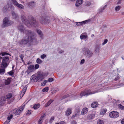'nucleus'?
<instances>
[{
    "instance_id": "f257e3e1",
    "label": "nucleus",
    "mask_w": 124,
    "mask_h": 124,
    "mask_svg": "<svg viewBox=\"0 0 124 124\" xmlns=\"http://www.w3.org/2000/svg\"><path fill=\"white\" fill-rule=\"evenodd\" d=\"M28 32L23 38L19 41V43L20 45H25L36 41L35 35L32 33Z\"/></svg>"
},
{
    "instance_id": "f03ea898",
    "label": "nucleus",
    "mask_w": 124,
    "mask_h": 124,
    "mask_svg": "<svg viewBox=\"0 0 124 124\" xmlns=\"http://www.w3.org/2000/svg\"><path fill=\"white\" fill-rule=\"evenodd\" d=\"M28 32L23 38L19 41V43L20 45H25L36 41L35 35L32 33Z\"/></svg>"
},
{
    "instance_id": "7ed1b4c3",
    "label": "nucleus",
    "mask_w": 124,
    "mask_h": 124,
    "mask_svg": "<svg viewBox=\"0 0 124 124\" xmlns=\"http://www.w3.org/2000/svg\"><path fill=\"white\" fill-rule=\"evenodd\" d=\"M28 19L30 21L27 20L26 17L23 15L21 16V19L22 22L29 27L33 26L37 27L38 23L37 22L34 18L32 16H28Z\"/></svg>"
},
{
    "instance_id": "20e7f679",
    "label": "nucleus",
    "mask_w": 124,
    "mask_h": 124,
    "mask_svg": "<svg viewBox=\"0 0 124 124\" xmlns=\"http://www.w3.org/2000/svg\"><path fill=\"white\" fill-rule=\"evenodd\" d=\"M9 57L8 56L1 57L0 56V63H1L0 67V74H4L5 72V69L8 66L9 63Z\"/></svg>"
},
{
    "instance_id": "39448f33",
    "label": "nucleus",
    "mask_w": 124,
    "mask_h": 124,
    "mask_svg": "<svg viewBox=\"0 0 124 124\" xmlns=\"http://www.w3.org/2000/svg\"><path fill=\"white\" fill-rule=\"evenodd\" d=\"M13 23L12 21L9 20L8 18L6 17L3 20L2 27H4L9 26L12 25Z\"/></svg>"
},
{
    "instance_id": "423d86ee",
    "label": "nucleus",
    "mask_w": 124,
    "mask_h": 124,
    "mask_svg": "<svg viewBox=\"0 0 124 124\" xmlns=\"http://www.w3.org/2000/svg\"><path fill=\"white\" fill-rule=\"evenodd\" d=\"M25 105L22 106L21 108H19L17 109H15L11 111V113L15 116L19 115L22 111Z\"/></svg>"
},
{
    "instance_id": "0eeeda50",
    "label": "nucleus",
    "mask_w": 124,
    "mask_h": 124,
    "mask_svg": "<svg viewBox=\"0 0 124 124\" xmlns=\"http://www.w3.org/2000/svg\"><path fill=\"white\" fill-rule=\"evenodd\" d=\"M14 7L12 5H7L4 7L2 11L4 13L8 11H11L14 10Z\"/></svg>"
},
{
    "instance_id": "6e6552de",
    "label": "nucleus",
    "mask_w": 124,
    "mask_h": 124,
    "mask_svg": "<svg viewBox=\"0 0 124 124\" xmlns=\"http://www.w3.org/2000/svg\"><path fill=\"white\" fill-rule=\"evenodd\" d=\"M40 21L42 24H48L50 22V20L47 19L46 16L41 17L40 19Z\"/></svg>"
},
{
    "instance_id": "1a4fd4ad",
    "label": "nucleus",
    "mask_w": 124,
    "mask_h": 124,
    "mask_svg": "<svg viewBox=\"0 0 124 124\" xmlns=\"http://www.w3.org/2000/svg\"><path fill=\"white\" fill-rule=\"evenodd\" d=\"M34 71V66L31 65L28 66V69L25 71V73L27 75L30 74Z\"/></svg>"
},
{
    "instance_id": "9d476101",
    "label": "nucleus",
    "mask_w": 124,
    "mask_h": 124,
    "mask_svg": "<svg viewBox=\"0 0 124 124\" xmlns=\"http://www.w3.org/2000/svg\"><path fill=\"white\" fill-rule=\"evenodd\" d=\"M109 116L111 118H117L119 116V115L117 112L113 111L110 113Z\"/></svg>"
},
{
    "instance_id": "9b49d317",
    "label": "nucleus",
    "mask_w": 124,
    "mask_h": 124,
    "mask_svg": "<svg viewBox=\"0 0 124 124\" xmlns=\"http://www.w3.org/2000/svg\"><path fill=\"white\" fill-rule=\"evenodd\" d=\"M85 55L87 57H90L92 56L93 53L89 49H86L84 52Z\"/></svg>"
},
{
    "instance_id": "f8f14e48",
    "label": "nucleus",
    "mask_w": 124,
    "mask_h": 124,
    "mask_svg": "<svg viewBox=\"0 0 124 124\" xmlns=\"http://www.w3.org/2000/svg\"><path fill=\"white\" fill-rule=\"evenodd\" d=\"M90 21V19H89L81 22H74V23H76V24L77 26H80L83 24L87 23H89Z\"/></svg>"
},
{
    "instance_id": "ddd939ff",
    "label": "nucleus",
    "mask_w": 124,
    "mask_h": 124,
    "mask_svg": "<svg viewBox=\"0 0 124 124\" xmlns=\"http://www.w3.org/2000/svg\"><path fill=\"white\" fill-rule=\"evenodd\" d=\"M95 93V92H94L92 93L91 92H89L88 91L86 92H82L80 94V95L81 97L85 95L87 96L90 94Z\"/></svg>"
},
{
    "instance_id": "4468645a",
    "label": "nucleus",
    "mask_w": 124,
    "mask_h": 124,
    "mask_svg": "<svg viewBox=\"0 0 124 124\" xmlns=\"http://www.w3.org/2000/svg\"><path fill=\"white\" fill-rule=\"evenodd\" d=\"M72 108H67L65 112V115L68 116L70 115L72 113Z\"/></svg>"
},
{
    "instance_id": "2eb2a0df",
    "label": "nucleus",
    "mask_w": 124,
    "mask_h": 124,
    "mask_svg": "<svg viewBox=\"0 0 124 124\" xmlns=\"http://www.w3.org/2000/svg\"><path fill=\"white\" fill-rule=\"evenodd\" d=\"M5 98L6 101H8L11 100L12 97V95L11 93L8 94L6 96H4Z\"/></svg>"
},
{
    "instance_id": "dca6fc26",
    "label": "nucleus",
    "mask_w": 124,
    "mask_h": 124,
    "mask_svg": "<svg viewBox=\"0 0 124 124\" xmlns=\"http://www.w3.org/2000/svg\"><path fill=\"white\" fill-rule=\"evenodd\" d=\"M17 29L19 31H29L26 30L24 27L22 25H19L17 27Z\"/></svg>"
},
{
    "instance_id": "f3484780",
    "label": "nucleus",
    "mask_w": 124,
    "mask_h": 124,
    "mask_svg": "<svg viewBox=\"0 0 124 124\" xmlns=\"http://www.w3.org/2000/svg\"><path fill=\"white\" fill-rule=\"evenodd\" d=\"M14 5L16 6L20 9H23L24 8V7L23 5L21 4L18 3L17 2H16V3Z\"/></svg>"
},
{
    "instance_id": "a211bd4d",
    "label": "nucleus",
    "mask_w": 124,
    "mask_h": 124,
    "mask_svg": "<svg viewBox=\"0 0 124 124\" xmlns=\"http://www.w3.org/2000/svg\"><path fill=\"white\" fill-rule=\"evenodd\" d=\"M6 101L5 98L4 96L1 97L0 100V106L3 105Z\"/></svg>"
},
{
    "instance_id": "6ab92c4d",
    "label": "nucleus",
    "mask_w": 124,
    "mask_h": 124,
    "mask_svg": "<svg viewBox=\"0 0 124 124\" xmlns=\"http://www.w3.org/2000/svg\"><path fill=\"white\" fill-rule=\"evenodd\" d=\"M95 116V114L94 112H92L91 114H89L87 116V118L88 119H91L93 118Z\"/></svg>"
},
{
    "instance_id": "aec40b11",
    "label": "nucleus",
    "mask_w": 124,
    "mask_h": 124,
    "mask_svg": "<svg viewBox=\"0 0 124 124\" xmlns=\"http://www.w3.org/2000/svg\"><path fill=\"white\" fill-rule=\"evenodd\" d=\"M83 0H77L75 5L76 7H78L82 4L83 3Z\"/></svg>"
},
{
    "instance_id": "412c9836",
    "label": "nucleus",
    "mask_w": 124,
    "mask_h": 124,
    "mask_svg": "<svg viewBox=\"0 0 124 124\" xmlns=\"http://www.w3.org/2000/svg\"><path fill=\"white\" fill-rule=\"evenodd\" d=\"M36 79V75L35 74H34L31 76L30 79L31 81L32 80L34 82H37V80Z\"/></svg>"
},
{
    "instance_id": "4be33fe9",
    "label": "nucleus",
    "mask_w": 124,
    "mask_h": 124,
    "mask_svg": "<svg viewBox=\"0 0 124 124\" xmlns=\"http://www.w3.org/2000/svg\"><path fill=\"white\" fill-rule=\"evenodd\" d=\"M27 87V86H26L22 90V92H22L20 94V97H21H21H22L24 95V94L26 91Z\"/></svg>"
},
{
    "instance_id": "5701e85b",
    "label": "nucleus",
    "mask_w": 124,
    "mask_h": 124,
    "mask_svg": "<svg viewBox=\"0 0 124 124\" xmlns=\"http://www.w3.org/2000/svg\"><path fill=\"white\" fill-rule=\"evenodd\" d=\"M106 7V5L104 6L101 7L98 9V12L99 13H101L103 11V10L105 9Z\"/></svg>"
},
{
    "instance_id": "b1692460",
    "label": "nucleus",
    "mask_w": 124,
    "mask_h": 124,
    "mask_svg": "<svg viewBox=\"0 0 124 124\" xmlns=\"http://www.w3.org/2000/svg\"><path fill=\"white\" fill-rule=\"evenodd\" d=\"M88 110V109L86 108H84L82 110V115H84L86 114Z\"/></svg>"
},
{
    "instance_id": "393cba45",
    "label": "nucleus",
    "mask_w": 124,
    "mask_h": 124,
    "mask_svg": "<svg viewBox=\"0 0 124 124\" xmlns=\"http://www.w3.org/2000/svg\"><path fill=\"white\" fill-rule=\"evenodd\" d=\"M98 105L97 102H94L91 104V107L93 108H95L96 107L98 106Z\"/></svg>"
},
{
    "instance_id": "a878e982",
    "label": "nucleus",
    "mask_w": 124,
    "mask_h": 124,
    "mask_svg": "<svg viewBox=\"0 0 124 124\" xmlns=\"http://www.w3.org/2000/svg\"><path fill=\"white\" fill-rule=\"evenodd\" d=\"M87 36L86 34L83 33L82 34L80 37V38L81 39H86L87 38Z\"/></svg>"
},
{
    "instance_id": "bb28decb",
    "label": "nucleus",
    "mask_w": 124,
    "mask_h": 124,
    "mask_svg": "<svg viewBox=\"0 0 124 124\" xmlns=\"http://www.w3.org/2000/svg\"><path fill=\"white\" fill-rule=\"evenodd\" d=\"M35 5V3L34 2H30L29 4V7L30 8H31L32 7L34 6Z\"/></svg>"
},
{
    "instance_id": "cd10ccee",
    "label": "nucleus",
    "mask_w": 124,
    "mask_h": 124,
    "mask_svg": "<svg viewBox=\"0 0 124 124\" xmlns=\"http://www.w3.org/2000/svg\"><path fill=\"white\" fill-rule=\"evenodd\" d=\"M80 111V109H79L77 113L73 115L71 117V118L73 119H74L78 115V114L79 113Z\"/></svg>"
},
{
    "instance_id": "c85d7f7f",
    "label": "nucleus",
    "mask_w": 124,
    "mask_h": 124,
    "mask_svg": "<svg viewBox=\"0 0 124 124\" xmlns=\"http://www.w3.org/2000/svg\"><path fill=\"white\" fill-rule=\"evenodd\" d=\"M12 14L13 17V18H14L16 19L18 17V15L16 14L13 12H12Z\"/></svg>"
},
{
    "instance_id": "c756f323",
    "label": "nucleus",
    "mask_w": 124,
    "mask_h": 124,
    "mask_svg": "<svg viewBox=\"0 0 124 124\" xmlns=\"http://www.w3.org/2000/svg\"><path fill=\"white\" fill-rule=\"evenodd\" d=\"M54 101V100H50L46 104V106L47 107L49 106Z\"/></svg>"
},
{
    "instance_id": "7c9ffc66",
    "label": "nucleus",
    "mask_w": 124,
    "mask_h": 124,
    "mask_svg": "<svg viewBox=\"0 0 124 124\" xmlns=\"http://www.w3.org/2000/svg\"><path fill=\"white\" fill-rule=\"evenodd\" d=\"M11 81L10 79L9 78H8L6 80L5 82V84L6 85H8L9 84Z\"/></svg>"
},
{
    "instance_id": "2f4dec72",
    "label": "nucleus",
    "mask_w": 124,
    "mask_h": 124,
    "mask_svg": "<svg viewBox=\"0 0 124 124\" xmlns=\"http://www.w3.org/2000/svg\"><path fill=\"white\" fill-rule=\"evenodd\" d=\"M40 106L39 104H37L34 105L33 108L34 109H36L39 108Z\"/></svg>"
},
{
    "instance_id": "473e14b6",
    "label": "nucleus",
    "mask_w": 124,
    "mask_h": 124,
    "mask_svg": "<svg viewBox=\"0 0 124 124\" xmlns=\"http://www.w3.org/2000/svg\"><path fill=\"white\" fill-rule=\"evenodd\" d=\"M118 108L121 110H124V106H123L121 104H119L118 105Z\"/></svg>"
},
{
    "instance_id": "72a5a7b5",
    "label": "nucleus",
    "mask_w": 124,
    "mask_h": 124,
    "mask_svg": "<svg viewBox=\"0 0 124 124\" xmlns=\"http://www.w3.org/2000/svg\"><path fill=\"white\" fill-rule=\"evenodd\" d=\"M44 119V118H43L41 116L38 121L39 124H42V123L43 122Z\"/></svg>"
},
{
    "instance_id": "f704fd0d",
    "label": "nucleus",
    "mask_w": 124,
    "mask_h": 124,
    "mask_svg": "<svg viewBox=\"0 0 124 124\" xmlns=\"http://www.w3.org/2000/svg\"><path fill=\"white\" fill-rule=\"evenodd\" d=\"M42 62V61L39 58H38L36 60V62L38 64H40Z\"/></svg>"
},
{
    "instance_id": "c9c22d12",
    "label": "nucleus",
    "mask_w": 124,
    "mask_h": 124,
    "mask_svg": "<svg viewBox=\"0 0 124 124\" xmlns=\"http://www.w3.org/2000/svg\"><path fill=\"white\" fill-rule=\"evenodd\" d=\"M39 35L40 36V37L42 39H43V35L42 31H37Z\"/></svg>"
},
{
    "instance_id": "e433bc0d",
    "label": "nucleus",
    "mask_w": 124,
    "mask_h": 124,
    "mask_svg": "<svg viewBox=\"0 0 124 124\" xmlns=\"http://www.w3.org/2000/svg\"><path fill=\"white\" fill-rule=\"evenodd\" d=\"M121 8V6H117L116 7L115 10L116 11H118Z\"/></svg>"
},
{
    "instance_id": "4c0bfd02",
    "label": "nucleus",
    "mask_w": 124,
    "mask_h": 124,
    "mask_svg": "<svg viewBox=\"0 0 124 124\" xmlns=\"http://www.w3.org/2000/svg\"><path fill=\"white\" fill-rule=\"evenodd\" d=\"M104 123L103 121L98 120L97 121V124H104Z\"/></svg>"
},
{
    "instance_id": "58836bf2",
    "label": "nucleus",
    "mask_w": 124,
    "mask_h": 124,
    "mask_svg": "<svg viewBox=\"0 0 124 124\" xmlns=\"http://www.w3.org/2000/svg\"><path fill=\"white\" fill-rule=\"evenodd\" d=\"M48 88L47 87H46L42 89V91L43 92H46L48 91Z\"/></svg>"
},
{
    "instance_id": "ea45409f",
    "label": "nucleus",
    "mask_w": 124,
    "mask_h": 124,
    "mask_svg": "<svg viewBox=\"0 0 124 124\" xmlns=\"http://www.w3.org/2000/svg\"><path fill=\"white\" fill-rule=\"evenodd\" d=\"M91 5V3L90 2L88 1L86 2L85 3V5L87 6H89Z\"/></svg>"
},
{
    "instance_id": "a19ab883",
    "label": "nucleus",
    "mask_w": 124,
    "mask_h": 124,
    "mask_svg": "<svg viewBox=\"0 0 124 124\" xmlns=\"http://www.w3.org/2000/svg\"><path fill=\"white\" fill-rule=\"evenodd\" d=\"M13 115H14L12 114L10 115L9 116H8L7 118L8 119L7 120H10L12 118Z\"/></svg>"
},
{
    "instance_id": "79ce46f5",
    "label": "nucleus",
    "mask_w": 124,
    "mask_h": 124,
    "mask_svg": "<svg viewBox=\"0 0 124 124\" xmlns=\"http://www.w3.org/2000/svg\"><path fill=\"white\" fill-rule=\"evenodd\" d=\"M54 116H52L49 122H50L51 123L52 122H53L54 119Z\"/></svg>"
},
{
    "instance_id": "37998d69",
    "label": "nucleus",
    "mask_w": 124,
    "mask_h": 124,
    "mask_svg": "<svg viewBox=\"0 0 124 124\" xmlns=\"http://www.w3.org/2000/svg\"><path fill=\"white\" fill-rule=\"evenodd\" d=\"M53 81V78H49L48 79V81L49 82H52Z\"/></svg>"
},
{
    "instance_id": "c03bdc74",
    "label": "nucleus",
    "mask_w": 124,
    "mask_h": 124,
    "mask_svg": "<svg viewBox=\"0 0 124 124\" xmlns=\"http://www.w3.org/2000/svg\"><path fill=\"white\" fill-rule=\"evenodd\" d=\"M106 111L104 109H103L101 111V113L102 115H103L106 112Z\"/></svg>"
},
{
    "instance_id": "a18cd8bd",
    "label": "nucleus",
    "mask_w": 124,
    "mask_h": 124,
    "mask_svg": "<svg viewBox=\"0 0 124 124\" xmlns=\"http://www.w3.org/2000/svg\"><path fill=\"white\" fill-rule=\"evenodd\" d=\"M40 77H41V76L40 75H38L36 77V80H37V81L39 80L40 79Z\"/></svg>"
},
{
    "instance_id": "49530a36",
    "label": "nucleus",
    "mask_w": 124,
    "mask_h": 124,
    "mask_svg": "<svg viewBox=\"0 0 124 124\" xmlns=\"http://www.w3.org/2000/svg\"><path fill=\"white\" fill-rule=\"evenodd\" d=\"M46 56V54H43L41 56V58L42 59H43L45 58Z\"/></svg>"
},
{
    "instance_id": "de8ad7c7",
    "label": "nucleus",
    "mask_w": 124,
    "mask_h": 124,
    "mask_svg": "<svg viewBox=\"0 0 124 124\" xmlns=\"http://www.w3.org/2000/svg\"><path fill=\"white\" fill-rule=\"evenodd\" d=\"M8 73L9 75L11 76L14 73L13 72L12 70L10 71L9 72H8Z\"/></svg>"
},
{
    "instance_id": "09e8293b",
    "label": "nucleus",
    "mask_w": 124,
    "mask_h": 124,
    "mask_svg": "<svg viewBox=\"0 0 124 124\" xmlns=\"http://www.w3.org/2000/svg\"><path fill=\"white\" fill-rule=\"evenodd\" d=\"M55 124H66V123L64 121H62L58 123Z\"/></svg>"
},
{
    "instance_id": "8fccbe9b",
    "label": "nucleus",
    "mask_w": 124,
    "mask_h": 124,
    "mask_svg": "<svg viewBox=\"0 0 124 124\" xmlns=\"http://www.w3.org/2000/svg\"><path fill=\"white\" fill-rule=\"evenodd\" d=\"M39 65L37 64H35V65L34 68L35 69L39 68Z\"/></svg>"
},
{
    "instance_id": "3c124183",
    "label": "nucleus",
    "mask_w": 124,
    "mask_h": 124,
    "mask_svg": "<svg viewBox=\"0 0 124 124\" xmlns=\"http://www.w3.org/2000/svg\"><path fill=\"white\" fill-rule=\"evenodd\" d=\"M108 40L107 39H105L104 40V41L102 43V45H104L105 44H106L108 42Z\"/></svg>"
},
{
    "instance_id": "603ef678",
    "label": "nucleus",
    "mask_w": 124,
    "mask_h": 124,
    "mask_svg": "<svg viewBox=\"0 0 124 124\" xmlns=\"http://www.w3.org/2000/svg\"><path fill=\"white\" fill-rule=\"evenodd\" d=\"M46 113H45L43 114L41 116V117H42L43 118L46 116Z\"/></svg>"
},
{
    "instance_id": "864d4df0",
    "label": "nucleus",
    "mask_w": 124,
    "mask_h": 124,
    "mask_svg": "<svg viewBox=\"0 0 124 124\" xmlns=\"http://www.w3.org/2000/svg\"><path fill=\"white\" fill-rule=\"evenodd\" d=\"M10 121V120H7L3 124H8Z\"/></svg>"
},
{
    "instance_id": "5fc2aeb1",
    "label": "nucleus",
    "mask_w": 124,
    "mask_h": 124,
    "mask_svg": "<svg viewBox=\"0 0 124 124\" xmlns=\"http://www.w3.org/2000/svg\"><path fill=\"white\" fill-rule=\"evenodd\" d=\"M2 54V56H3L5 54H8V53H0V54Z\"/></svg>"
},
{
    "instance_id": "6e6d98bb",
    "label": "nucleus",
    "mask_w": 124,
    "mask_h": 124,
    "mask_svg": "<svg viewBox=\"0 0 124 124\" xmlns=\"http://www.w3.org/2000/svg\"><path fill=\"white\" fill-rule=\"evenodd\" d=\"M85 61V60L84 59H83L80 62V64H82L84 63Z\"/></svg>"
},
{
    "instance_id": "4d7b16f0",
    "label": "nucleus",
    "mask_w": 124,
    "mask_h": 124,
    "mask_svg": "<svg viewBox=\"0 0 124 124\" xmlns=\"http://www.w3.org/2000/svg\"><path fill=\"white\" fill-rule=\"evenodd\" d=\"M31 110H28L27 111V113H26L27 115H30L31 114V113L30 112Z\"/></svg>"
},
{
    "instance_id": "13d9d810",
    "label": "nucleus",
    "mask_w": 124,
    "mask_h": 124,
    "mask_svg": "<svg viewBox=\"0 0 124 124\" xmlns=\"http://www.w3.org/2000/svg\"><path fill=\"white\" fill-rule=\"evenodd\" d=\"M77 123L75 121H73L71 122V124H77Z\"/></svg>"
},
{
    "instance_id": "bf43d9fd",
    "label": "nucleus",
    "mask_w": 124,
    "mask_h": 124,
    "mask_svg": "<svg viewBox=\"0 0 124 124\" xmlns=\"http://www.w3.org/2000/svg\"><path fill=\"white\" fill-rule=\"evenodd\" d=\"M12 1V2L13 4L14 5L15 3H16V2H17L16 0H11Z\"/></svg>"
},
{
    "instance_id": "052dcab7",
    "label": "nucleus",
    "mask_w": 124,
    "mask_h": 124,
    "mask_svg": "<svg viewBox=\"0 0 124 124\" xmlns=\"http://www.w3.org/2000/svg\"><path fill=\"white\" fill-rule=\"evenodd\" d=\"M119 79V77L118 76H116L115 79V80L116 81Z\"/></svg>"
},
{
    "instance_id": "680f3d73",
    "label": "nucleus",
    "mask_w": 124,
    "mask_h": 124,
    "mask_svg": "<svg viewBox=\"0 0 124 124\" xmlns=\"http://www.w3.org/2000/svg\"><path fill=\"white\" fill-rule=\"evenodd\" d=\"M121 122L122 124H124V118L121 120Z\"/></svg>"
},
{
    "instance_id": "e2e57ef3",
    "label": "nucleus",
    "mask_w": 124,
    "mask_h": 124,
    "mask_svg": "<svg viewBox=\"0 0 124 124\" xmlns=\"http://www.w3.org/2000/svg\"><path fill=\"white\" fill-rule=\"evenodd\" d=\"M20 58L22 59V60L23 61V55H21L20 56Z\"/></svg>"
},
{
    "instance_id": "0e129e2a",
    "label": "nucleus",
    "mask_w": 124,
    "mask_h": 124,
    "mask_svg": "<svg viewBox=\"0 0 124 124\" xmlns=\"http://www.w3.org/2000/svg\"><path fill=\"white\" fill-rule=\"evenodd\" d=\"M45 85H46V84H45V83L44 82L43 83H42L41 84V85L42 86H44Z\"/></svg>"
},
{
    "instance_id": "69168bd1",
    "label": "nucleus",
    "mask_w": 124,
    "mask_h": 124,
    "mask_svg": "<svg viewBox=\"0 0 124 124\" xmlns=\"http://www.w3.org/2000/svg\"><path fill=\"white\" fill-rule=\"evenodd\" d=\"M47 82H48V80H45L44 81V82L45 83V84H46V83H47Z\"/></svg>"
},
{
    "instance_id": "338daca9",
    "label": "nucleus",
    "mask_w": 124,
    "mask_h": 124,
    "mask_svg": "<svg viewBox=\"0 0 124 124\" xmlns=\"http://www.w3.org/2000/svg\"><path fill=\"white\" fill-rule=\"evenodd\" d=\"M68 96H69V95H66L65 96H64V98H66V97H68Z\"/></svg>"
},
{
    "instance_id": "774afa93",
    "label": "nucleus",
    "mask_w": 124,
    "mask_h": 124,
    "mask_svg": "<svg viewBox=\"0 0 124 124\" xmlns=\"http://www.w3.org/2000/svg\"><path fill=\"white\" fill-rule=\"evenodd\" d=\"M36 31H41L39 29H36Z\"/></svg>"
}]
</instances>
